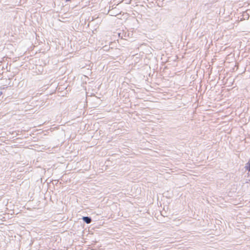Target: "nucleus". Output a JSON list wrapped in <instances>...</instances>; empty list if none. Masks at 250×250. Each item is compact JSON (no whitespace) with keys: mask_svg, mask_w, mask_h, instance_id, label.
<instances>
[{"mask_svg":"<svg viewBox=\"0 0 250 250\" xmlns=\"http://www.w3.org/2000/svg\"><path fill=\"white\" fill-rule=\"evenodd\" d=\"M83 221L86 224H90L92 222V219L90 217L84 216L83 217Z\"/></svg>","mask_w":250,"mask_h":250,"instance_id":"1","label":"nucleus"},{"mask_svg":"<svg viewBox=\"0 0 250 250\" xmlns=\"http://www.w3.org/2000/svg\"><path fill=\"white\" fill-rule=\"evenodd\" d=\"M245 168L249 171H250V161L246 164Z\"/></svg>","mask_w":250,"mask_h":250,"instance_id":"2","label":"nucleus"},{"mask_svg":"<svg viewBox=\"0 0 250 250\" xmlns=\"http://www.w3.org/2000/svg\"><path fill=\"white\" fill-rule=\"evenodd\" d=\"M2 94V92H0V95Z\"/></svg>","mask_w":250,"mask_h":250,"instance_id":"3","label":"nucleus"}]
</instances>
